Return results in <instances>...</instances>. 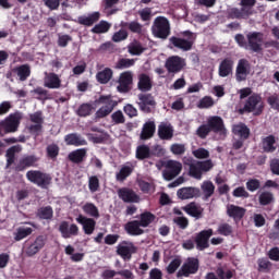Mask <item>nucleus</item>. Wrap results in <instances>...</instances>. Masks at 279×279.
<instances>
[{"label": "nucleus", "mask_w": 279, "mask_h": 279, "mask_svg": "<svg viewBox=\"0 0 279 279\" xmlns=\"http://www.w3.org/2000/svg\"><path fill=\"white\" fill-rule=\"evenodd\" d=\"M214 106H215V99H213V97L205 96L198 101L197 108L208 109V108H213Z\"/></svg>", "instance_id": "nucleus-46"}, {"label": "nucleus", "mask_w": 279, "mask_h": 279, "mask_svg": "<svg viewBox=\"0 0 279 279\" xmlns=\"http://www.w3.org/2000/svg\"><path fill=\"white\" fill-rule=\"evenodd\" d=\"M153 35L156 38H169V34H171V24L169 20L165 16H158L155 19L153 26H151Z\"/></svg>", "instance_id": "nucleus-2"}, {"label": "nucleus", "mask_w": 279, "mask_h": 279, "mask_svg": "<svg viewBox=\"0 0 279 279\" xmlns=\"http://www.w3.org/2000/svg\"><path fill=\"white\" fill-rule=\"evenodd\" d=\"M134 84V73L132 71L122 72L118 78V93H130Z\"/></svg>", "instance_id": "nucleus-5"}, {"label": "nucleus", "mask_w": 279, "mask_h": 279, "mask_svg": "<svg viewBox=\"0 0 279 279\" xmlns=\"http://www.w3.org/2000/svg\"><path fill=\"white\" fill-rule=\"evenodd\" d=\"M227 214L229 217L234 219V221H241L245 215V208L239 207L236 205H228L227 206Z\"/></svg>", "instance_id": "nucleus-28"}, {"label": "nucleus", "mask_w": 279, "mask_h": 279, "mask_svg": "<svg viewBox=\"0 0 279 279\" xmlns=\"http://www.w3.org/2000/svg\"><path fill=\"white\" fill-rule=\"evenodd\" d=\"M262 147L267 154H274L278 149V142L274 135H268L263 138Z\"/></svg>", "instance_id": "nucleus-24"}, {"label": "nucleus", "mask_w": 279, "mask_h": 279, "mask_svg": "<svg viewBox=\"0 0 279 279\" xmlns=\"http://www.w3.org/2000/svg\"><path fill=\"white\" fill-rule=\"evenodd\" d=\"M13 73H15L17 77H20L21 82H25V80H27L32 74V70L29 69V65L24 64L14 68Z\"/></svg>", "instance_id": "nucleus-32"}, {"label": "nucleus", "mask_w": 279, "mask_h": 279, "mask_svg": "<svg viewBox=\"0 0 279 279\" xmlns=\"http://www.w3.org/2000/svg\"><path fill=\"white\" fill-rule=\"evenodd\" d=\"M99 12H94L89 15H83L78 17V23L80 25H86L88 27H90V25L97 23V21H99Z\"/></svg>", "instance_id": "nucleus-30"}, {"label": "nucleus", "mask_w": 279, "mask_h": 279, "mask_svg": "<svg viewBox=\"0 0 279 279\" xmlns=\"http://www.w3.org/2000/svg\"><path fill=\"white\" fill-rule=\"evenodd\" d=\"M59 232L63 239H71V236H77L80 234V227L77 225H69L66 221H62L59 226Z\"/></svg>", "instance_id": "nucleus-14"}, {"label": "nucleus", "mask_w": 279, "mask_h": 279, "mask_svg": "<svg viewBox=\"0 0 279 279\" xmlns=\"http://www.w3.org/2000/svg\"><path fill=\"white\" fill-rule=\"evenodd\" d=\"M96 104H98V106H101L96 111V118L104 119V117H108V114H110V112L114 110V107L117 106V100H113L112 96H100Z\"/></svg>", "instance_id": "nucleus-3"}, {"label": "nucleus", "mask_w": 279, "mask_h": 279, "mask_svg": "<svg viewBox=\"0 0 279 279\" xmlns=\"http://www.w3.org/2000/svg\"><path fill=\"white\" fill-rule=\"evenodd\" d=\"M154 219H156V216H154V214L146 211L141 214V226L142 228H147V226H149V223H151L154 221Z\"/></svg>", "instance_id": "nucleus-42"}, {"label": "nucleus", "mask_w": 279, "mask_h": 279, "mask_svg": "<svg viewBox=\"0 0 279 279\" xmlns=\"http://www.w3.org/2000/svg\"><path fill=\"white\" fill-rule=\"evenodd\" d=\"M37 158L35 156H27L21 159L20 161V170L25 169L26 167H34L37 162Z\"/></svg>", "instance_id": "nucleus-48"}, {"label": "nucleus", "mask_w": 279, "mask_h": 279, "mask_svg": "<svg viewBox=\"0 0 279 279\" xmlns=\"http://www.w3.org/2000/svg\"><path fill=\"white\" fill-rule=\"evenodd\" d=\"M217 276L220 279H230L234 276V271L232 270H223L222 268L217 269Z\"/></svg>", "instance_id": "nucleus-61"}, {"label": "nucleus", "mask_w": 279, "mask_h": 279, "mask_svg": "<svg viewBox=\"0 0 279 279\" xmlns=\"http://www.w3.org/2000/svg\"><path fill=\"white\" fill-rule=\"evenodd\" d=\"M37 216L39 219H51L53 217V209L49 206L41 207L38 209Z\"/></svg>", "instance_id": "nucleus-44"}, {"label": "nucleus", "mask_w": 279, "mask_h": 279, "mask_svg": "<svg viewBox=\"0 0 279 279\" xmlns=\"http://www.w3.org/2000/svg\"><path fill=\"white\" fill-rule=\"evenodd\" d=\"M83 213L88 217H94V219H99V208L96 207L93 203H85L82 206Z\"/></svg>", "instance_id": "nucleus-35"}, {"label": "nucleus", "mask_w": 279, "mask_h": 279, "mask_svg": "<svg viewBox=\"0 0 279 279\" xmlns=\"http://www.w3.org/2000/svg\"><path fill=\"white\" fill-rule=\"evenodd\" d=\"M250 73H252V65L250 64V61L245 59L239 60L235 69V80L238 82H245Z\"/></svg>", "instance_id": "nucleus-10"}, {"label": "nucleus", "mask_w": 279, "mask_h": 279, "mask_svg": "<svg viewBox=\"0 0 279 279\" xmlns=\"http://www.w3.org/2000/svg\"><path fill=\"white\" fill-rule=\"evenodd\" d=\"M268 104L271 108H274L275 110H279V99H278V95H272L270 97H268Z\"/></svg>", "instance_id": "nucleus-63"}, {"label": "nucleus", "mask_w": 279, "mask_h": 279, "mask_svg": "<svg viewBox=\"0 0 279 279\" xmlns=\"http://www.w3.org/2000/svg\"><path fill=\"white\" fill-rule=\"evenodd\" d=\"M108 29H110V24L106 21H101L92 29V32H94V34H106Z\"/></svg>", "instance_id": "nucleus-49"}, {"label": "nucleus", "mask_w": 279, "mask_h": 279, "mask_svg": "<svg viewBox=\"0 0 279 279\" xmlns=\"http://www.w3.org/2000/svg\"><path fill=\"white\" fill-rule=\"evenodd\" d=\"M29 119H31V123H35V124H39V125H43L44 123V119H43V112L40 111H37L35 113H32L29 116Z\"/></svg>", "instance_id": "nucleus-60"}, {"label": "nucleus", "mask_w": 279, "mask_h": 279, "mask_svg": "<svg viewBox=\"0 0 279 279\" xmlns=\"http://www.w3.org/2000/svg\"><path fill=\"white\" fill-rule=\"evenodd\" d=\"M232 132L236 136H240V138H248L250 136V129L243 123L234 124L232 128Z\"/></svg>", "instance_id": "nucleus-34"}, {"label": "nucleus", "mask_w": 279, "mask_h": 279, "mask_svg": "<svg viewBox=\"0 0 279 279\" xmlns=\"http://www.w3.org/2000/svg\"><path fill=\"white\" fill-rule=\"evenodd\" d=\"M158 136L162 141H171L173 138V126L167 122H161L158 126Z\"/></svg>", "instance_id": "nucleus-22"}, {"label": "nucleus", "mask_w": 279, "mask_h": 279, "mask_svg": "<svg viewBox=\"0 0 279 279\" xmlns=\"http://www.w3.org/2000/svg\"><path fill=\"white\" fill-rule=\"evenodd\" d=\"M193 156L198 158L199 160H204L210 156V153L206 148H197L193 150Z\"/></svg>", "instance_id": "nucleus-55"}, {"label": "nucleus", "mask_w": 279, "mask_h": 279, "mask_svg": "<svg viewBox=\"0 0 279 279\" xmlns=\"http://www.w3.org/2000/svg\"><path fill=\"white\" fill-rule=\"evenodd\" d=\"M247 38V47H250V49H252V51H260L262 47H263V34L262 33H257V32H253V33H248L246 35Z\"/></svg>", "instance_id": "nucleus-16"}, {"label": "nucleus", "mask_w": 279, "mask_h": 279, "mask_svg": "<svg viewBox=\"0 0 279 279\" xmlns=\"http://www.w3.org/2000/svg\"><path fill=\"white\" fill-rule=\"evenodd\" d=\"M137 88L143 93L151 90V78L147 74H141L138 77Z\"/></svg>", "instance_id": "nucleus-33"}, {"label": "nucleus", "mask_w": 279, "mask_h": 279, "mask_svg": "<svg viewBox=\"0 0 279 279\" xmlns=\"http://www.w3.org/2000/svg\"><path fill=\"white\" fill-rule=\"evenodd\" d=\"M201 189L203 193L206 195V197H210V195L215 193V185L210 181L203 182Z\"/></svg>", "instance_id": "nucleus-50"}, {"label": "nucleus", "mask_w": 279, "mask_h": 279, "mask_svg": "<svg viewBox=\"0 0 279 279\" xmlns=\"http://www.w3.org/2000/svg\"><path fill=\"white\" fill-rule=\"evenodd\" d=\"M118 195L122 202H126L128 204H138V202H141V197H138L134 191L128 187L120 189L118 191Z\"/></svg>", "instance_id": "nucleus-18"}, {"label": "nucleus", "mask_w": 279, "mask_h": 279, "mask_svg": "<svg viewBox=\"0 0 279 279\" xmlns=\"http://www.w3.org/2000/svg\"><path fill=\"white\" fill-rule=\"evenodd\" d=\"M32 232H34V230L29 227H20L14 233V239L15 241H23V239H26V236H29Z\"/></svg>", "instance_id": "nucleus-39"}, {"label": "nucleus", "mask_w": 279, "mask_h": 279, "mask_svg": "<svg viewBox=\"0 0 279 279\" xmlns=\"http://www.w3.org/2000/svg\"><path fill=\"white\" fill-rule=\"evenodd\" d=\"M138 99V106L144 112H149V106H156V100L150 94H140Z\"/></svg>", "instance_id": "nucleus-25"}, {"label": "nucleus", "mask_w": 279, "mask_h": 279, "mask_svg": "<svg viewBox=\"0 0 279 279\" xmlns=\"http://www.w3.org/2000/svg\"><path fill=\"white\" fill-rule=\"evenodd\" d=\"M128 38V31L120 29L112 36L113 43H121V40H125Z\"/></svg>", "instance_id": "nucleus-59"}, {"label": "nucleus", "mask_w": 279, "mask_h": 279, "mask_svg": "<svg viewBox=\"0 0 279 279\" xmlns=\"http://www.w3.org/2000/svg\"><path fill=\"white\" fill-rule=\"evenodd\" d=\"M268 258H270V260H275L276 263L279 262V248L278 247H274L268 252Z\"/></svg>", "instance_id": "nucleus-64"}, {"label": "nucleus", "mask_w": 279, "mask_h": 279, "mask_svg": "<svg viewBox=\"0 0 279 279\" xmlns=\"http://www.w3.org/2000/svg\"><path fill=\"white\" fill-rule=\"evenodd\" d=\"M134 59H120L116 65V69H130V66H134Z\"/></svg>", "instance_id": "nucleus-53"}, {"label": "nucleus", "mask_w": 279, "mask_h": 279, "mask_svg": "<svg viewBox=\"0 0 279 279\" xmlns=\"http://www.w3.org/2000/svg\"><path fill=\"white\" fill-rule=\"evenodd\" d=\"M88 187L90 193H97L99 191V178L97 177H89L88 179Z\"/></svg>", "instance_id": "nucleus-54"}, {"label": "nucleus", "mask_w": 279, "mask_h": 279, "mask_svg": "<svg viewBox=\"0 0 279 279\" xmlns=\"http://www.w3.org/2000/svg\"><path fill=\"white\" fill-rule=\"evenodd\" d=\"M166 169L162 172V177L169 182L182 173V163L177 160H168L165 163Z\"/></svg>", "instance_id": "nucleus-6"}, {"label": "nucleus", "mask_w": 279, "mask_h": 279, "mask_svg": "<svg viewBox=\"0 0 279 279\" xmlns=\"http://www.w3.org/2000/svg\"><path fill=\"white\" fill-rule=\"evenodd\" d=\"M210 126L209 124H203L201 125L197 131L196 134L197 136H199V138H206V136H208V134H210Z\"/></svg>", "instance_id": "nucleus-56"}, {"label": "nucleus", "mask_w": 279, "mask_h": 279, "mask_svg": "<svg viewBox=\"0 0 279 279\" xmlns=\"http://www.w3.org/2000/svg\"><path fill=\"white\" fill-rule=\"evenodd\" d=\"M258 269L259 271H269L271 269V262L267 258L258 259Z\"/></svg>", "instance_id": "nucleus-58"}, {"label": "nucleus", "mask_w": 279, "mask_h": 279, "mask_svg": "<svg viewBox=\"0 0 279 279\" xmlns=\"http://www.w3.org/2000/svg\"><path fill=\"white\" fill-rule=\"evenodd\" d=\"M182 265V259L180 258H174L170 262V264L167 267V272L168 274H175L178 271V268Z\"/></svg>", "instance_id": "nucleus-52"}, {"label": "nucleus", "mask_w": 279, "mask_h": 279, "mask_svg": "<svg viewBox=\"0 0 279 279\" xmlns=\"http://www.w3.org/2000/svg\"><path fill=\"white\" fill-rule=\"evenodd\" d=\"M208 125L210 130H215L221 136V138H226L228 130H226V126H223V119L217 116L211 117L208 119Z\"/></svg>", "instance_id": "nucleus-15"}, {"label": "nucleus", "mask_w": 279, "mask_h": 279, "mask_svg": "<svg viewBox=\"0 0 279 279\" xmlns=\"http://www.w3.org/2000/svg\"><path fill=\"white\" fill-rule=\"evenodd\" d=\"M183 210L190 215V217H195L196 219H199L202 216V208H199V206H197L195 203L186 205L183 207Z\"/></svg>", "instance_id": "nucleus-37"}, {"label": "nucleus", "mask_w": 279, "mask_h": 279, "mask_svg": "<svg viewBox=\"0 0 279 279\" xmlns=\"http://www.w3.org/2000/svg\"><path fill=\"white\" fill-rule=\"evenodd\" d=\"M96 80L99 82V84H108V82L112 80V70H110V68H106L105 70L98 72Z\"/></svg>", "instance_id": "nucleus-36"}, {"label": "nucleus", "mask_w": 279, "mask_h": 279, "mask_svg": "<svg viewBox=\"0 0 279 279\" xmlns=\"http://www.w3.org/2000/svg\"><path fill=\"white\" fill-rule=\"evenodd\" d=\"M142 228L143 226H141L138 220H133L125 225V230L131 236H140V234H143L145 231Z\"/></svg>", "instance_id": "nucleus-29"}, {"label": "nucleus", "mask_w": 279, "mask_h": 279, "mask_svg": "<svg viewBox=\"0 0 279 279\" xmlns=\"http://www.w3.org/2000/svg\"><path fill=\"white\" fill-rule=\"evenodd\" d=\"M22 149L23 147H21V145H15L7 150V167H10V165L14 163V156L21 153Z\"/></svg>", "instance_id": "nucleus-38"}, {"label": "nucleus", "mask_w": 279, "mask_h": 279, "mask_svg": "<svg viewBox=\"0 0 279 279\" xmlns=\"http://www.w3.org/2000/svg\"><path fill=\"white\" fill-rule=\"evenodd\" d=\"M193 37H189L187 39L178 37L170 38V43L173 47H177V49H181L182 51H191L193 48Z\"/></svg>", "instance_id": "nucleus-19"}, {"label": "nucleus", "mask_w": 279, "mask_h": 279, "mask_svg": "<svg viewBox=\"0 0 279 279\" xmlns=\"http://www.w3.org/2000/svg\"><path fill=\"white\" fill-rule=\"evenodd\" d=\"M132 174V167L123 166L120 171L117 173L116 178L118 182H123L125 178H129Z\"/></svg>", "instance_id": "nucleus-43"}, {"label": "nucleus", "mask_w": 279, "mask_h": 279, "mask_svg": "<svg viewBox=\"0 0 279 279\" xmlns=\"http://www.w3.org/2000/svg\"><path fill=\"white\" fill-rule=\"evenodd\" d=\"M92 112H93V107L88 104L82 105L77 110V114L80 117H88V114H90Z\"/></svg>", "instance_id": "nucleus-57"}, {"label": "nucleus", "mask_w": 279, "mask_h": 279, "mask_svg": "<svg viewBox=\"0 0 279 279\" xmlns=\"http://www.w3.org/2000/svg\"><path fill=\"white\" fill-rule=\"evenodd\" d=\"M170 151L174 155V156H182V154H184L186 151V146L184 144H172L170 146Z\"/></svg>", "instance_id": "nucleus-51"}, {"label": "nucleus", "mask_w": 279, "mask_h": 279, "mask_svg": "<svg viewBox=\"0 0 279 279\" xmlns=\"http://www.w3.org/2000/svg\"><path fill=\"white\" fill-rule=\"evenodd\" d=\"M62 85V81L60 80V76L56 73H46L45 80H44V86L46 88H60Z\"/></svg>", "instance_id": "nucleus-26"}, {"label": "nucleus", "mask_w": 279, "mask_h": 279, "mask_svg": "<svg viewBox=\"0 0 279 279\" xmlns=\"http://www.w3.org/2000/svg\"><path fill=\"white\" fill-rule=\"evenodd\" d=\"M21 113L10 114L7 119L0 122V134L16 132L21 124Z\"/></svg>", "instance_id": "nucleus-4"}, {"label": "nucleus", "mask_w": 279, "mask_h": 279, "mask_svg": "<svg viewBox=\"0 0 279 279\" xmlns=\"http://www.w3.org/2000/svg\"><path fill=\"white\" fill-rule=\"evenodd\" d=\"M111 119L113 123H125V117L123 116V111H116L111 114Z\"/></svg>", "instance_id": "nucleus-62"}, {"label": "nucleus", "mask_w": 279, "mask_h": 279, "mask_svg": "<svg viewBox=\"0 0 279 279\" xmlns=\"http://www.w3.org/2000/svg\"><path fill=\"white\" fill-rule=\"evenodd\" d=\"M149 146L147 145H141L137 147L136 149V158H138V160H145V158H149Z\"/></svg>", "instance_id": "nucleus-45"}, {"label": "nucleus", "mask_w": 279, "mask_h": 279, "mask_svg": "<svg viewBox=\"0 0 279 279\" xmlns=\"http://www.w3.org/2000/svg\"><path fill=\"white\" fill-rule=\"evenodd\" d=\"M47 243V239H45V236L39 235L35 239L34 242H32L25 251L26 256H36V254H38V252H40V250H43V247H45V244Z\"/></svg>", "instance_id": "nucleus-13"}, {"label": "nucleus", "mask_w": 279, "mask_h": 279, "mask_svg": "<svg viewBox=\"0 0 279 279\" xmlns=\"http://www.w3.org/2000/svg\"><path fill=\"white\" fill-rule=\"evenodd\" d=\"M132 254H136V246L130 241H123L117 246V255L121 256L123 260H130Z\"/></svg>", "instance_id": "nucleus-9"}, {"label": "nucleus", "mask_w": 279, "mask_h": 279, "mask_svg": "<svg viewBox=\"0 0 279 279\" xmlns=\"http://www.w3.org/2000/svg\"><path fill=\"white\" fill-rule=\"evenodd\" d=\"M180 199H193V197H199V189L197 187H183L177 192Z\"/></svg>", "instance_id": "nucleus-27"}, {"label": "nucleus", "mask_w": 279, "mask_h": 279, "mask_svg": "<svg viewBox=\"0 0 279 279\" xmlns=\"http://www.w3.org/2000/svg\"><path fill=\"white\" fill-rule=\"evenodd\" d=\"M183 66H186V61L178 56H172L166 61V69L169 71V73H180V70Z\"/></svg>", "instance_id": "nucleus-12"}, {"label": "nucleus", "mask_w": 279, "mask_h": 279, "mask_svg": "<svg viewBox=\"0 0 279 279\" xmlns=\"http://www.w3.org/2000/svg\"><path fill=\"white\" fill-rule=\"evenodd\" d=\"M26 178L29 182L37 184V186H40L41 189H47V186L51 184V177L40 171H28Z\"/></svg>", "instance_id": "nucleus-7"}, {"label": "nucleus", "mask_w": 279, "mask_h": 279, "mask_svg": "<svg viewBox=\"0 0 279 279\" xmlns=\"http://www.w3.org/2000/svg\"><path fill=\"white\" fill-rule=\"evenodd\" d=\"M274 202V194L270 192H263L259 194V204L260 206H269Z\"/></svg>", "instance_id": "nucleus-47"}, {"label": "nucleus", "mask_w": 279, "mask_h": 279, "mask_svg": "<svg viewBox=\"0 0 279 279\" xmlns=\"http://www.w3.org/2000/svg\"><path fill=\"white\" fill-rule=\"evenodd\" d=\"M76 222L83 227L85 234L90 235L93 232H95V227L97 226L95 219L85 217L84 215H78Z\"/></svg>", "instance_id": "nucleus-17"}, {"label": "nucleus", "mask_w": 279, "mask_h": 279, "mask_svg": "<svg viewBox=\"0 0 279 279\" xmlns=\"http://www.w3.org/2000/svg\"><path fill=\"white\" fill-rule=\"evenodd\" d=\"M197 269H199V262L196 258H187L177 272V278H182V276L189 278L191 274H196Z\"/></svg>", "instance_id": "nucleus-8"}, {"label": "nucleus", "mask_w": 279, "mask_h": 279, "mask_svg": "<svg viewBox=\"0 0 279 279\" xmlns=\"http://www.w3.org/2000/svg\"><path fill=\"white\" fill-rule=\"evenodd\" d=\"M154 134H156V123L148 121L143 125L140 138L141 141H149L154 137Z\"/></svg>", "instance_id": "nucleus-23"}, {"label": "nucleus", "mask_w": 279, "mask_h": 279, "mask_svg": "<svg viewBox=\"0 0 279 279\" xmlns=\"http://www.w3.org/2000/svg\"><path fill=\"white\" fill-rule=\"evenodd\" d=\"M233 69L234 61L231 58H226L219 64L218 75L220 77H228V75H232Z\"/></svg>", "instance_id": "nucleus-20"}, {"label": "nucleus", "mask_w": 279, "mask_h": 279, "mask_svg": "<svg viewBox=\"0 0 279 279\" xmlns=\"http://www.w3.org/2000/svg\"><path fill=\"white\" fill-rule=\"evenodd\" d=\"M213 234V229L201 231L195 239L197 250H206L208 247V239H210Z\"/></svg>", "instance_id": "nucleus-21"}, {"label": "nucleus", "mask_w": 279, "mask_h": 279, "mask_svg": "<svg viewBox=\"0 0 279 279\" xmlns=\"http://www.w3.org/2000/svg\"><path fill=\"white\" fill-rule=\"evenodd\" d=\"M64 141L66 145H74L75 147H80L82 145H86V140H84L82 136L72 133L69 135H65Z\"/></svg>", "instance_id": "nucleus-31"}, {"label": "nucleus", "mask_w": 279, "mask_h": 279, "mask_svg": "<svg viewBox=\"0 0 279 279\" xmlns=\"http://www.w3.org/2000/svg\"><path fill=\"white\" fill-rule=\"evenodd\" d=\"M244 110H246L247 112H254V114H260V112L263 111V101L260 100V96L252 95L247 99L244 106Z\"/></svg>", "instance_id": "nucleus-11"}, {"label": "nucleus", "mask_w": 279, "mask_h": 279, "mask_svg": "<svg viewBox=\"0 0 279 279\" xmlns=\"http://www.w3.org/2000/svg\"><path fill=\"white\" fill-rule=\"evenodd\" d=\"M184 165H189L190 167V175L192 178H195V180H202L203 173H207V171H210L215 165L213 163V160H205V161H194L192 163L186 160V157L183 158Z\"/></svg>", "instance_id": "nucleus-1"}, {"label": "nucleus", "mask_w": 279, "mask_h": 279, "mask_svg": "<svg viewBox=\"0 0 279 279\" xmlns=\"http://www.w3.org/2000/svg\"><path fill=\"white\" fill-rule=\"evenodd\" d=\"M86 157V149L80 148L69 154V159L72 162H82L84 158Z\"/></svg>", "instance_id": "nucleus-40"}, {"label": "nucleus", "mask_w": 279, "mask_h": 279, "mask_svg": "<svg viewBox=\"0 0 279 279\" xmlns=\"http://www.w3.org/2000/svg\"><path fill=\"white\" fill-rule=\"evenodd\" d=\"M128 51L131 56H141L145 51V48L138 41H133L128 46Z\"/></svg>", "instance_id": "nucleus-41"}]
</instances>
